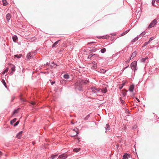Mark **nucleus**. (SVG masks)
<instances>
[{
    "instance_id": "obj_1",
    "label": "nucleus",
    "mask_w": 159,
    "mask_h": 159,
    "mask_svg": "<svg viewBox=\"0 0 159 159\" xmlns=\"http://www.w3.org/2000/svg\"><path fill=\"white\" fill-rule=\"evenodd\" d=\"M89 81L87 80H80L77 81L75 84V87L76 90H83V84H87Z\"/></svg>"
},
{
    "instance_id": "obj_2",
    "label": "nucleus",
    "mask_w": 159,
    "mask_h": 159,
    "mask_svg": "<svg viewBox=\"0 0 159 159\" xmlns=\"http://www.w3.org/2000/svg\"><path fill=\"white\" fill-rule=\"evenodd\" d=\"M137 62L136 61H134L132 62L131 65L130 67L132 70H137Z\"/></svg>"
},
{
    "instance_id": "obj_3",
    "label": "nucleus",
    "mask_w": 159,
    "mask_h": 159,
    "mask_svg": "<svg viewBox=\"0 0 159 159\" xmlns=\"http://www.w3.org/2000/svg\"><path fill=\"white\" fill-rule=\"evenodd\" d=\"M89 65L90 66L92 69H95L97 67V64L96 62L94 61L90 63Z\"/></svg>"
},
{
    "instance_id": "obj_4",
    "label": "nucleus",
    "mask_w": 159,
    "mask_h": 159,
    "mask_svg": "<svg viewBox=\"0 0 159 159\" xmlns=\"http://www.w3.org/2000/svg\"><path fill=\"white\" fill-rule=\"evenodd\" d=\"M157 23V20L155 19L153 20V21L149 25V27L150 28H151L154 26V25Z\"/></svg>"
},
{
    "instance_id": "obj_5",
    "label": "nucleus",
    "mask_w": 159,
    "mask_h": 159,
    "mask_svg": "<svg viewBox=\"0 0 159 159\" xmlns=\"http://www.w3.org/2000/svg\"><path fill=\"white\" fill-rule=\"evenodd\" d=\"M67 157L66 154H64L60 155L58 158L60 159H66L67 158Z\"/></svg>"
},
{
    "instance_id": "obj_6",
    "label": "nucleus",
    "mask_w": 159,
    "mask_h": 159,
    "mask_svg": "<svg viewBox=\"0 0 159 159\" xmlns=\"http://www.w3.org/2000/svg\"><path fill=\"white\" fill-rule=\"evenodd\" d=\"M92 91L94 93H97L100 92V90L99 89H97L95 87H92L91 88Z\"/></svg>"
},
{
    "instance_id": "obj_7",
    "label": "nucleus",
    "mask_w": 159,
    "mask_h": 159,
    "mask_svg": "<svg viewBox=\"0 0 159 159\" xmlns=\"http://www.w3.org/2000/svg\"><path fill=\"white\" fill-rule=\"evenodd\" d=\"M130 157V154L125 153L123 156V159H128Z\"/></svg>"
},
{
    "instance_id": "obj_8",
    "label": "nucleus",
    "mask_w": 159,
    "mask_h": 159,
    "mask_svg": "<svg viewBox=\"0 0 159 159\" xmlns=\"http://www.w3.org/2000/svg\"><path fill=\"white\" fill-rule=\"evenodd\" d=\"M11 16V15L10 13H8L7 14L6 16V19L7 20V21L9 22V20H10Z\"/></svg>"
},
{
    "instance_id": "obj_9",
    "label": "nucleus",
    "mask_w": 159,
    "mask_h": 159,
    "mask_svg": "<svg viewBox=\"0 0 159 159\" xmlns=\"http://www.w3.org/2000/svg\"><path fill=\"white\" fill-rule=\"evenodd\" d=\"M23 132H20L16 135V137L18 139H20L22 136Z\"/></svg>"
},
{
    "instance_id": "obj_10",
    "label": "nucleus",
    "mask_w": 159,
    "mask_h": 159,
    "mask_svg": "<svg viewBox=\"0 0 159 159\" xmlns=\"http://www.w3.org/2000/svg\"><path fill=\"white\" fill-rule=\"evenodd\" d=\"M137 52L136 51H135L132 54V55L130 57V58L129 59V60H130L132 59H133L135 56H136L137 54Z\"/></svg>"
},
{
    "instance_id": "obj_11",
    "label": "nucleus",
    "mask_w": 159,
    "mask_h": 159,
    "mask_svg": "<svg viewBox=\"0 0 159 159\" xmlns=\"http://www.w3.org/2000/svg\"><path fill=\"white\" fill-rule=\"evenodd\" d=\"M134 89V86L133 85H131L130 86L129 90L131 92H133Z\"/></svg>"
},
{
    "instance_id": "obj_12",
    "label": "nucleus",
    "mask_w": 159,
    "mask_h": 159,
    "mask_svg": "<svg viewBox=\"0 0 159 159\" xmlns=\"http://www.w3.org/2000/svg\"><path fill=\"white\" fill-rule=\"evenodd\" d=\"M34 52H30L27 55V58L28 59V60H29L30 59L31 57V55L34 53Z\"/></svg>"
},
{
    "instance_id": "obj_13",
    "label": "nucleus",
    "mask_w": 159,
    "mask_h": 159,
    "mask_svg": "<svg viewBox=\"0 0 159 159\" xmlns=\"http://www.w3.org/2000/svg\"><path fill=\"white\" fill-rule=\"evenodd\" d=\"M106 130V132L108 130H109L110 129V126L108 124H107L106 125L105 127Z\"/></svg>"
},
{
    "instance_id": "obj_14",
    "label": "nucleus",
    "mask_w": 159,
    "mask_h": 159,
    "mask_svg": "<svg viewBox=\"0 0 159 159\" xmlns=\"http://www.w3.org/2000/svg\"><path fill=\"white\" fill-rule=\"evenodd\" d=\"M139 39V37L138 36H137L134 39H133L131 41L132 43H134L137 41Z\"/></svg>"
},
{
    "instance_id": "obj_15",
    "label": "nucleus",
    "mask_w": 159,
    "mask_h": 159,
    "mask_svg": "<svg viewBox=\"0 0 159 159\" xmlns=\"http://www.w3.org/2000/svg\"><path fill=\"white\" fill-rule=\"evenodd\" d=\"M99 90H100V91H101L103 93H105L107 92V89L106 88H105L104 89H99Z\"/></svg>"
},
{
    "instance_id": "obj_16",
    "label": "nucleus",
    "mask_w": 159,
    "mask_h": 159,
    "mask_svg": "<svg viewBox=\"0 0 159 159\" xmlns=\"http://www.w3.org/2000/svg\"><path fill=\"white\" fill-rule=\"evenodd\" d=\"M12 39L14 42H16L18 38L17 36L15 35L13 36Z\"/></svg>"
},
{
    "instance_id": "obj_17",
    "label": "nucleus",
    "mask_w": 159,
    "mask_h": 159,
    "mask_svg": "<svg viewBox=\"0 0 159 159\" xmlns=\"http://www.w3.org/2000/svg\"><path fill=\"white\" fill-rule=\"evenodd\" d=\"M148 59V57H146L144 58H142L141 59V60H140L142 62H144Z\"/></svg>"
},
{
    "instance_id": "obj_18",
    "label": "nucleus",
    "mask_w": 159,
    "mask_h": 159,
    "mask_svg": "<svg viewBox=\"0 0 159 159\" xmlns=\"http://www.w3.org/2000/svg\"><path fill=\"white\" fill-rule=\"evenodd\" d=\"M9 69L8 68H6L2 73V75H4L5 73H7Z\"/></svg>"
},
{
    "instance_id": "obj_19",
    "label": "nucleus",
    "mask_w": 159,
    "mask_h": 159,
    "mask_svg": "<svg viewBox=\"0 0 159 159\" xmlns=\"http://www.w3.org/2000/svg\"><path fill=\"white\" fill-rule=\"evenodd\" d=\"M2 2L3 3V5L4 6H6L7 5V2L6 0H2Z\"/></svg>"
},
{
    "instance_id": "obj_20",
    "label": "nucleus",
    "mask_w": 159,
    "mask_h": 159,
    "mask_svg": "<svg viewBox=\"0 0 159 159\" xmlns=\"http://www.w3.org/2000/svg\"><path fill=\"white\" fill-rule=\"evenodd\" d=\"M63 77L66 79H68L69 78V76L67 74H65L64 75Z\"/></svg>"
},
{
    "instance_id": "obj_21",
    "label": "nucleus",
    "mask_w": 159,
    "mask_h": 159,
    "mask_svg": "<svg viewBox=\"0 0 159 159\" xmlns=\"http://www.w3.org/2000/svg\"><path fill=\"white\" fill-rule=\"evenodd\" d=\"M22 55L21 54H20L19 55H16L14 56V57H16L18 58H20L21 57Z\"/></svg>"
},
{
    "instance_id": "obj_22",
    "label": "nucleus",
    "mask_w": 159,
    "mask_h": 159,
    "mask_svg": "<svg viewBox=\"0 0 159 159\" xmlns=\"http://www.w3.org/2000/svg\"><path fill=\"white\" fill-rule=\"evenodd\" d=\"M80 150V148H75L73 149V151L74 152H79Z\"/></svg>"
},
{
    "instance_id": "obj_23",
    "label": "nucleus",
    "mask_w": 159,
    "mask_h": 159,
    "mask_svg": "<svg viewBox=\"0 0 159 159\" xmlns=\"http://www.w3.org/2000/svg\"><path fill=\"white\" fill-rule=\"evenodd\" d=\"M2 83L3 84L4 86H5V87L7 88V86L6 84V82H5V80L3 79H2Z\"/></svg>"
},
{
    "instance_id": "obj_24",
    "label": "nucleus",
    "mask_w": 159,
    "mask_h": 159,
    "mask_svg": "<svg viewBox=\"0 0 159 159\" xmlns=\"http://www.w3.org/2000/svg\"><path fill=\"white\" fill-rule=\"evenodd\" d=\"M11 69L12 72H14L15 70V68L14 65H12L11 67Z\"/></svg>"
},
{
    "instance_id": "obj_25",
    "label": "nucleus",
    "mask_w": 159,
    "mask_h": 159,
    "mask_svg": "<svg viewBox=\"0 0 159 159\" xmlns=\"http://www.w3.org/2000/svg\"><path fill=\"white\" fill-rule=\"evenodd\" d=\"M16 118H14L13 120L11 121L10 123L11 124H12L14 123L16 121Z\"/></svg>"
},
{
    "instance_id": "obj_26",
    "label": "nucleus",
    "mask_w": 159,
    "mask_h": 159,
    "mask_svg": "<svg viewBox=\"0 0 159 159\" xmlns=\"http://www.w3.org/2000/svg\"><path fill=\"white\" fill-rule=\"evenodd\" d=\"M93 56H96V57H98V56L97 55H95L94 54H91L89 56L88 58H90L92 57H93Z\"/></svg>"
},
{
    "instance_id": "obj_27",
    "label": "nucleus",
    "mask_w": 159,
    "mask_h": 159,
    "mask_svg": "<svg viewBox=\"0 0 159 159\" xmlns=\"http://www.w3.org/2000/svg\"><path fill=\"white\" fill-rule=\"evenodd\" d=\"M60 41V40H59L55 42L52 45V47H55L58 43Z\"/></svg>"
},
{
    "instance_id": "obj_28",
    "label": "nucleus",
    "mask_w": 159,
    "mask_h": 159,
    "mask_svg": "<svg viewBox=\"0 0 159 159\" xmlns=\"http://www.w3.org/2000/svg\"><path fill=\"white\" fill-rule=\"evenodd\" d=\"M106 51V49L105 48H102L101 50V52L102 53H104V52H105Z\"/></svg>"
},
{
    "instance_id": "obj_29",
    "label": "nucleus",
    "mask_w": 159,
    "mask_h": 159,
    "mask_svg": "<svg viewBox=\"0 0 159 159\" xmlns=\"http://www.w3.org/2000/svg\"><path fill=\"white\" fill-rule=\"evenodd\" d=\"M120 100L121 102V103L122 104L124 105L125 104V102L121 98H120Z\"/></svg>"
},
{
    "instance_id": "obj_30",
    "label": "nucleus",
    "mask_w": 159,
    "mask_h": 159,
    "mask_svg": "<svg viewBox=\"0 0 159 159\" xmlns=\"http://www.w3.org/2000/svg\"><path fill=\"white\" fill-rule=\"evenodd\" d=\"M145 32H143L142 33H141L140 35V37L141 36H143L145 34Z\"/></svg>"
},
{
    "instance_id": "obj_31",
    "label": "nucleus",
    "mask_w": 159,
    "mask_h": 159,
    "mask_svg": "<svg viewBox=\"0 0 159 159\" xmlns=\"http://www.w3.org/2000/svg\"><path fill=\"white\" fill-rule=\"evenodd\" d=\"M73 131H75L76 132V134L75 135H71V136L72 137H74L76 135H77L78 134V132L77 131L75 130V129H73Z\"/></svg>"
},
{
    "instance_id": "obj_32",
    "label": "nucleus",
    "mask_w": 159,
    "mask_h": 159,
    "mask_svg": "<svg viewBox=\"0 0 159 159\" xmlns=\"http://www.w3.org/2000/svg\"><path fill=\"white\" fill-rule=\"evenodd\" d=\"M57 156V154L55 155H52L51 157V159H54L55 158V157Z\"/></svg>"
},
{
    "instance_id": "obj_33",
    "label": "nucleus",
    "mask_w": 159,
    "mask_h": 159,
    "mask_svg": "<svg viewBox=\"0 0 159 159\" xmlns=\"http://www.w3.org/2000/svg\"><path fill=\"white\" fill-rule=\"evenodd\" d=\"M100 72L102 73H105L106 72V70L104 69H101L100 70Z\"/></svg>"
},
{
    "instance_id": "obj_34",
    "label": "nucleus",
    "mask_w": 159,
    "mask_h": 159,
    "mask_svg": "<svg viewBox=\"0 0 159 159\" xmlns=\"http://www.w3.org/2000/svg\"><path fill=\"white\" fill-rule=\"evenodd\" d=\"M149 43V42H146V43H145L144 44H143V47H145V46H146V45H148V44Z\"/></svg>"
},
{
    "instance_id": "obj_35",
    "label": "nucleus",
    "mask_w": 159,
    "mask_h": 159,
    "mask_svg": "<svg viewBox=\"0 0 159 159\" xmlns=\"http://www.w3.org/2000/svg\"><path fill=\"white\" fill-rule=\"evenodd\" d=\"M19 124V122L17 121L16 123H15L14 125V126H16L17 125Z\"/></svg>"
},
{
    "instance_id": "obj_36",
    "label": "nucleus",
    "mask_w": 159,
    "mask_h": 159,
    "mask_svg": "<svg viewBox=\"0 0 159 159\" xmlns=\"http://www.w3.org/2000/svg\"><path fill=\"white\" fill-rule=\"evenodd\" d=\"M154 39V37H151L150 38L148 42H149V43L151 42L152 40H153Z\"/></svg>"
},
{
    "instance_id": "obj_37",
    "label": "nucleus",
    "mask_w": 159,
    "mask_h": 159,
    "mask_svg": "<svg viewBox=\"0 0 159 159\" xmlns=\"http://www.w3.org/2000/svg\"><path fill=\"white\" fill-rule=\"evenodd\" d=\"M156 1V0H153L152 1V5H153L154 6L155 5L154 4Z\"/></svg>"
},
{
    "instance_id": "obj_38",
    "label": "nucleus",
    "mask_w": 159,
    "mask_h": 159,
    "mask_svg": "<svg viewBox=\"0 0 159 159\" xmlns=\"http://www.w3.org/2000/svg\"><path fill=\"white\" fill-rule=\"evenodd\" d=\"M66 82V81L64 80H62L61 81V83L62 84H63V83H65Z\"/></svg>"
},
{
    "instance_id": "obj_39",
    "label": "nucleus",
    "mask_w": 159,
    "mask_h": 159,
    "mask_svg": "<svg viewBox=\"0 0 159 159\" xmlns=\"http://www.w3.org/2000/svg\"><path fill=\"white\" fill-rule=\"evenodd\" d=\"M89 117V115H87V116H86V117H85V119H85V120H87V119H88Z\"/></svg>"
},
{
    "instance_id": "obj_40",
    "label": "nucleus",
    "mask_w": 159,
    "mask_h": 159,
    "mask_svg": "<svg viewBox=\"0 0 159 159\" xmlns=\"http://www.w3.org/2000/svg\"><path fill=\"white\" fill-rule=\"evenodd\" d=\"M122 94L123 96H125L126 95V92H124L122 93Z\"/></svg>"
},
{
    "instance_id": "obj_41",
    "label": "nucleus",
    "mask_w": 159,
    "mask_h": 159,
    "mask_svg": "<svg viewBox=\"0 0 159 159\" xmlns=\"http://www.w3.org/2000/svg\"><path fill=\"white\" fill-rule=\"evenodd\" d=\"M127 32H124L121 34V36H123L126 34Z\"/></svg>"
},
{
    "instance_id": "obj_42",
    "label": "nucleus",
    "mask_w": 159,
    "mask_h": 159,
    "mask_svg": "<svg viewBox=\"0 0 159 159\" xmlns=\"http://www.w3.org/2000/svg\"><path fill=\"white\" fill-rule=\"evenodd\" d=\"M17 112V111L16 110H15L13 112V114H15V113H16Z\"/></svg>"
},
{
    "instance_id": "obj_43",
    "label": "nucleus",
    "mask_w": 159,
    "mask_h": 159,
    "mask_svg": "<svg viewBox=\"0 0 159 159\" xmlns=\"http://www.w3.org/2000/svg\"><path fill=\"white\" fill-rule=\"evenodd\" d=\"M129 66L128 65V66H126V67H125L124 68V70H125V69L126 68H127Z\"/></svg>"
},
{
    "instance_id": "obj_44",
    "label": "nucleus",
    "mask_w": 159,
    "mask_h": 159,
    "mask_svg": "<svg viewBox=\"0 0 159 159\" xmlns=\"http://www.w3.org/2000/svg\"><path fill=\"white\" fill-rule=\"evenodd\" d=\"M80 139L79 137H78L77 138V139L79 140V142L80 141Z\"/></svg>"
},
{
    "instance_id": "obj_45",
    "label": "nucleus",
    "mask_w": 159,
    "mask_h": 159,
    "mask_svg": "<svg viewBox=\"0 0 159 159\" xmlns=\"http://www.w3.org/2000/svg\"><path fill=\"white\" fill-rule=\"evenodd\" d=\"M104 36H103V37H98V38H104Z\"/></svg>"
},
{
    "instance_id": "obj_46",
    "label": "nucleus",
    "mask_w": 159,
    "mask_h": 159,
    "mask_svg": "<svg viewBox=\"0 0 159 159\" xmlns=\"http://www.w3.org/2000/svg\"><path fill=\"white\" fill-rule=\"evenodd\" d=\"M31 104L32 105H34V102H32Z\"/></svg>"
},
{
    "instance_id": "obj_47",
    "label": "nucleus",
    "mask_w": 159,
    "mask_h": 159,
    "mask_svg": "<svg viewBox=\"0 0 159 159\" xmlns=\"http://www.w3.org/2000/svg\"><path fill=\"white\" fill-rule=\"evenodd\" d=\"M123 87V86H122L121 87H120V89H121L122 88V87Z\"/></svg>"
},
{
    "instance_id": "obj_48",
    "label": "nucleus",
    "mask_w": 159,
    "mask_h": 159,
    "mask_svg": "<svg viewBox=\"0 0 159 159\" xmlns=\"http://www.w3.org/2000/svg\"><path fill=\"white\" fill-rule=\"evenodd\" d=\"M55 83V82H52V83H51V84H54Z\"/></svg>"
},
{
    "instance_id": "obj_49",
    "label": "nucleus",
    "mask_w": 159,
    "mask_h": 159,
    "mask_svg": "<svg viewBox=\"0 0 159 159\" xmlns=\"http://www.w3.org/2000/svg\"><path fill=\"white\" fill-rule=\"evenodd\" d=\"M156 2L157 3H159V0H156Z\"/></svg>"
},
{
    "instance_id": "obj_50",
    "label": "nucleus",
    "mask_w": 159,
    "mask_h": 159,
    "mask_svg": "<svg viewBox=\"0 0 159 159\" xmlns=\"http://www.w3.org/2000/svg\"><path fill=\"white\" fill-rule=\"evenodd\" d=\"M94 43L93 42H90L88 44H91V43Z\"/></svg>"
},
{
    "instance_id": "obj_51",
    "label": "nucleus",
    "mask_w": 159,
    "mask_h": 159,
    "mask_svg": "<svg viewBox=\"0 0 159 159\" xmlns=\"http://www.w3.org/2000/svg\"><path fill=\"white\" fill-rule=\"evenodd\" d=\"M125 85V83H123L122 84V86H123L124 85Z\"/></svg>"
},
{
    "instance_id": "obj_52",
    "label": "nucleus",
    "mask_w": 159,
    "mask_h": 159,
    "mask_svg": "<svg viewBox=\"0 0 159 159\" xmlns=\"http://www.w3.org/2000/svg\"><path fill=\"white\" fill-rule=\"evenodd\" d=\"M136 99H137V101L138 102H139V100L138 99V98H136Z\"/></svg>"
},
{
    "instance_id": "obj_53",
    "label": "nucleus",
    "mask_w": 159,
    "mask_h": 159,
    "mask_svg": "<svg viewBox=\"0 0 159 159\" xmlns=\"http://www.w3.org/2000/svg\"><path fill=\"white\" fill-rule=\"evenodd\" d=\"M32 143H33V144L34 145L35 143V142H33Z\"/></svg>"
},
{
    "instance_id": "obj_54",
    "label": "nucleus",
    "mask_w": 159,
    "mask_h": 159,
    "mask_svg": "<svg viewBox=\"0 0 159 159\" xmlns=\"http://www.w3.org/2000/svg\"><path fill=\"white\" fill-rule=\"evenodd\" d=\"M130 60H129V59L128 60V61H127L126 62V63H128L129 62V61H130Z\"/></svg>"
},
{
    "instance_id": "obj_55",
    "label": "nucleus",
    "mask_w": 159,
    "mask_h": 159,
    "mask_svg": "<svg viewBox=\"0 0 159 159\" xmlns=\"http://www.w3.org/2000/svg\"><path fill=\"white\" fill-rule=\"evenodd\" d=\"M2 153L0 151V156L1 155Z\"/></svg>"
}]
</instances>
